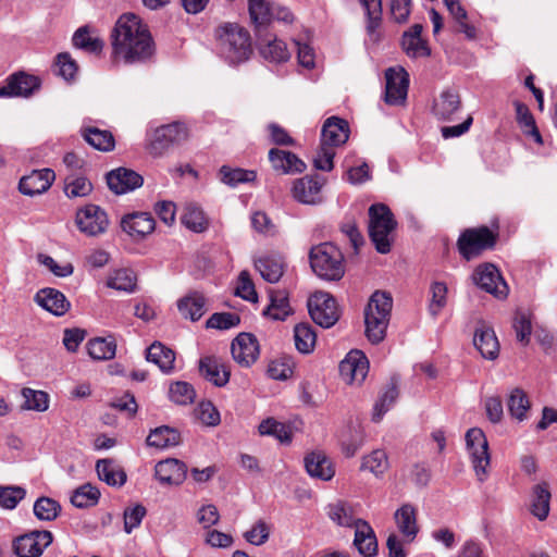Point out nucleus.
<instances>
[{
	"label": "nucleus",
	"mask_w": 557,
	"mask_h": 557,
	"mask_svg": "<svg viewBox=\"0 0 557 557\" xmlns=\"http://www.w3.org/2000/svg\"><path fill=\"white\" fill-rule=\"evenodd\" d=\"M111 44L114 60L129 65L151 60L156 51L148 26L134 13H124L117 18Z\"/></svg>",
	"instance_id": "nucleus-1"
},
{
	"label": "nucleus",
	"mask_w": 557,
	"mask_h": 557,
	"mask_svg": "<svg viewBox=\"0 0 557 557\" xmlns=\"http://www.w3.org/2000/svg\"><path fill=\"white\" fill-rule=\"evenodd\" d=\"M215 37L219 55L231 65L247 61L252 53L250 35L238 24L226 23L219 26Z\"/></svg>",
	"instance_id": "nucleus-2"
},
{
	"label": "nucleus",
	"mask_w": 557,
	"mask_h": 557,
	"mask_svg": "<svg viewBox=\"0 0 557 557\" xmlns=\"http://www.w3.org/2000/svg\"><path fill=\"white\" fill-rule=\"evenodd\" d=\"M309 261L312 271L321 280L336 282L345 274L344 255L332 243L313 246L309 252Z\"/></svg>",
	"instance_id": "nucleus-3"
},
{
	"label": "nucleus",
	"mask_w": 557,
	"mask_h": 557,
	"mask_svg": "<svg viewBox=\"0 0 557 557\" xmlns=\"http://www.w3.org/2000/svg\"><path fill=\"white\" fill-rule=\"evenodd\" d=\"M189 132L187 126L181 122L162 125L156 128L149 137L148 152L152 157L164 156L172 147L187 140Z\"/></svg>",
	"instance_id": "nucleus-4"
},
{
	"label": "nucleus",
	"mask_w": 557,
	"mask_h": 557,
	"mask_svg": "<svg viewBox=\"0 0 557 557\" xmlns=\"http://www.w3.org/2000/svg\"><path fill=\"white\" fill-rule=\"evenodd\" d=\"M466 447L478 480L484 482L491 463L488 443L484 432L479 428L469 429L466 433Z\"/></svg>",
	"instance_id": "nucleus-5"
},
{
	"label": "nucleus",
	"mask_w": 557,
	"mask_h": 557,
	"mask_svg": "<svg viewBox=\"0 0 557 557\" xmlns=\"http://www.w3.org/2000/svg\"><path fill=\"white\" fill-rule=\"evenodd\" d=\"M308 310L314 323L324 329L333 326L339 319L337 302L329 293L313 294L308 300Z\"/></svg>",
	"instance_id": "nucleus-6"
},
{
	"label": "nucleus",
	"mask_w": 557,
	"mask_h": 557,
	"mask_svg": "<svg viewBox=\"0 0 557 557\" xmlns=\"http://www.w3.org/2000/svg\"><path fill=\"white\" fill-rule=\"evenodd\" d=\"M495 235L486 227L466 230L458 238V250L460 255L470 260L478 257L483 250L495 245Z\"/></svg>",
	"instance_id": "nucleus-7"
},
{
	"label": "nucleus",
	"mask_w": 557,
	"mask_h": 557,
	"mask_svg": "<svg viewBox=\"0 0 557 557\" xmlns=\"http://www.w3.org/2000/svg\"><path fill=\"white\" fill-rule=\"evenodd\" d=\"M364 335L371 344L383 341V292L375 290L363 310Z\"/></svg>",
	"instance_id": "nucleus-8"
},
{
	"label": "nucleus",
	"mask_w": 557,
	"mask_h": 557,
	"mask_svg": "<svg viewBox=\"0 0 557 557\" xmlns=\"http://www.w3.org/2000/svg\"><path fill=\"white\" fill-rule=\"evenodd\" d=\"M409 74L400 65L385 70V103L391 106H404L409 89Z\"/></svg>",
	"instance_id": "nucleus-9"
},
{
	"label": "nucleus",
	"mask_w": 557,
	"mask_h": 557,
	"mask_svg": "<svg viewBox=\"0 0 557 557\" xmlns=\"http://www.w3.org/2000/svg\"><path fill=\"white\" fill-rule=\"evenodd\" d=\"M369 372V360L363 351L350 350L339 363L341 379L348 385L360 386Z\"/></svg>",
	"instance_id": "nucleus-10"
},
{
	"label": "nucleus",
	"mask_w": 557,
	"mask_h": 557,
	"mask_svg": "<svg viewBox=\"0 0 557 557\" xmlns=\"http://www.w3.org/2000/svg\"><path fill=\"white\" fill-rule=\"evenodd\" d=\"M53 535L47 530H35L13 541V552L17 557H40L52 543Z\"/></svg>",
	"instance_id": "nucleus-11"
},
{
	"label": "nucleus",
	"mask_w": 557,
	"mask_h": 557,
	"mask_svg": "<svg viewBox=\"0 0 557 557\" xmlns=\"http://www.w3.org/2000/svg\"><path fill=\"white\" fill-rule=\"evenodd\" d=\"M472 280L476 286L496 298L503 299L508 295V285L494 264L479 265L472 275Z\"/></svg>",
	"instance_id": "nucleus-12"
},
{
	"label": "nucleus",
	"mask_w": 557,
	"mask_h": 557,
	"mask_svg": "<svg viewBox=\"0 0 557 557\" xmlns=\"http://www.w3.org/2000/svg\"><path fill=\"white\" fill-rule=\"evenodd\" d=\"M324 180L319 176L305 175L293 182L292 196L302 205L315 206L323 201L322 187Z\"/></svg>",
	"instance_id": "nucleus-13"
},
{
	"label": "nucleus",
	"mask_w": 557,
	"mask_h": 557,
	"mask_svg": "<svg viewBox=\"0 0 557 557\" xmlns=\"http://www.w3.org/2000/svg\"><path fill=\"white\" fill-rule=\"evenodd\" d=\"M79 231L88 236H97L106 232L109 220L107 213L96 205H88L76 213Z\"/></svg>",
	"instance_id": "nucleus-14"
},
{
	"label": "nucleus",
	"mask_w": 557,
	"mask_h": 557,
	"mask_svg": "<svg viewBox=\"0 0 557 557\" xmlns=\"http://www.w3.org/2000/svg\"><path fill=\"white\" fill-rule=\"evenodd\" d=\"M40 87L38 77L23 72L10 75L0 86V98L29 97Z\"/></svg>",
	"instance_id": "nucleus-15"
},
{
	"label": "nucleus",
	"mask_w": 557,
	"mask_h": 557,
	"mask_svg": "<svg viewBox=\"0 0 557 557\" xmlns=\"http://www.w3.org/2000/svg\"><path fill=\"white\" fill-rule=\"evenodd\" d=\"M233 359L242 367L253 364L260 354L259 343L250 333H240L231 345Z\"/></svg>",
	"instance_id": "nucleus-16"
},
{
	"label": "nucleus",
	"mask_w": 557,
	"mask_h": 557,
	"mask_svg": "<svg viewBox=\"0 0 557 557\" xmlns=\"http://www.w3.org/2000/svg\"><path fill=\"white\" fill-rule=\"evenodd\" d=\"M143 177L135 171L119 168L107 174V184L116 195L135 190L143 185Z\"/></svg>",
	"instance_id": "nucleus-17"
},
{
	"label": "nucleus",
	"mask_w": 557,
	"mask_h": 557,
	"mask_svg": "<svg viewBox=\"0 0 557 557\" xmlns=\"http://www.w3.org/2000/svg\"><path fill=\"white\" fill-rule=\"evenodd\" d=\"M187 468L178 459L169 458L154 467V476L163 485H180L186 478Z\"/></svg>",
	"instance_id": "nucleus-18"
},
{
	"label": "nucleus",
	"mask_w": 557,
	"mask_h": 557,
	"mask_svg": "<svg viewBox=\"0 0 557 557\" xmlns=\"http://www.w3.org/2000/svg\"><path fill=\"white\" fill-rule=\"evenodd\" d=\"M54 180V172L50 169L35 170L23 176L18 189L23 195L35 196L47 191Z\"/></svg>",
	"instance_id": "nucleus-19"
},
{
	"label": "nucleus",
	"mask_w": 557,
	"mask_h": 557,
	"mask_svg": "<svg viewBox=\"0 0 557 557\" xmlns=\"http://www.w3.org/2000/svg\"><path fill=\"white\" fill-rule=\"evenodd\" d=\"M394 521L405 542H414L419 533L416 507L404 504L395 511Z\"/></svg>",
	"instance_id": "nucleus-20"
},
{
	"label": "nucleus",
	"mask_w": 557,
	"mask_h": 557,
	"mask_svg": "<svg viewBox=\"0 0 557 557\" xmlns=\"http://www.w3.org/2000/svg\"><path fill=\"white\" fill-rule=\"evenodd\" d=\"M34 299L38 306L57 317L65 314L71 307L64 294L51 287L38 290Z\"/></svg>",
	"instance_id": "nucleus-21"
},
{
	"label": "nucleus",
	"mask_w": 557,
	"mask_h": 557,
	"mask_svg": "<svg viewBox=\"0 0 557 557\" xmlns=\"http://www.w3.org/2000/svg\"><path fill=\"white\" fill-rule=\"evenodd\" d=\"M269 161L274 171L283 174L301 173L307 168L295 153L278 148H272L269 151Z\"/></svg>",
	"instance_id": "nucleus-22"
},
{
	"label": "nucleus",
	"mask_w": 557,
	"mask_h": 557,
	"mask_svg": "<svg viewBox=\"0 0 557 557\" xmlns=\"http://www.w3.org/2000/svg\"><path fill=\"white\" fill-rule=\"evenodd\" d=\"M121 226L129 236L143 238L153 232L156 222L150 213L137 212L124 216Z\"/></svg>",
	"instance_id": "nucleus-23"
},
{
	"label": "nucleus",
	"mask_w": 557,
	"mask_h": 557,
	"mask_svg": "<svg viewBox=\"0 0 557 557\" xmlns=\"http://www.w3.org/2000/svg\"><path fill=\"white\" fill-rule=\"evenodd\" d=\"M349 137V125L346 120L337 116L326 119L321 133V141L332 147L345 144Z\"/></svg>",
	"instance_id": "nucleus-24"
},
{
	"label": "nucleus",
	"mask_w": 557,
	"mask_h": 557,
	"mask_svg": "<svg viewBox=\"0 0 557 557\" xmlns=\"http://www.w3.org/2000/svg\"><path fill=\"white\" fill-rule=\"evenodd\" d=\"M201 375L215 386H224L230 380L228 367L219 358L203 357L199 361Z\"/></svg>",
	"instance_id": "nucleus-25"
},
{
	"label": "nucleus",
	"mask_w": 557,
	"mask_h": 557,
	"mask_svg": "<svg viewBox=\"0 0 557 557\" xmlns=\"http://www.w3.org/2000/svg\"><path fill=\"white\" fill-rule=\"evenodd\" d=\"M305 468L311 478L331 480L335 470L332 461L322 451H312L305 457Z\"/></svg>",
	"instance_id": "nucleus-26"
},
{
	"label": "nucleus",
	"mask_w": 557,
	"mask_h": 557,
	"mask_svg": "<svg viewBox=\"0 0 557 557\" xmlns=\"http://www.w3.org/2000/svg\"><path fill=\"white\" fill-rule=\"evenodd\" d=\"M363 7L367 15V30L369 39L373 44H379L381 40V26H382V0H359Z\"/></svg>",
	"instance_id": "nucleus-27"
},
{
	"label": "nucleus",
	"mask_w": 557,
	"mask_h": 557,
	"mask_svg": "<svg viewBox=\"0 0 557 557\" xmlns=\"http://www.w3.org/2000/svg\"><path fill=\"white\" fill-rule=\"evenodd\" d=\"M473 344L483 358L495 360L499 354V343L494 330L486 326L476 329Z\"/></svg>",
	"instance_id": "nucleus-28"
},
{
	"label": "nucleus",
	"mask_w": 557,
	"mask_h": 557,
	"mask_svg": "<svg viewBox=\"0 0 557 557\" xmlns=\"http://www.w3.org/2000/svg\"><path fill=\"white\" fill-rule=\"evenodd\" d=\"M367 231L377 252L383 253V202L368 209Z\"/></svg>",
	"instance_id": "nucleus-29"
},
{
	"label": "nucleus",
	"mask_w": 557,
	"mask_h": 557,
	"mask_svg": "<svg viewBox=\"0 0 557 557\" xmlns=\"http://www.w3.org/2000/svg\"><path fill=\"white\" fill-rule=\"evenodd\" d=\"M422 28L421 24H414L403 35L401 46L409 57L430 55V49L421 37Z\"/></svg>",
	"instance_id": "nucleus-30"
},
{
	"label": "nucleus",
	"mask_w": 557,
	"mask_h": 557,
	"mask_svg": "<svg viewBox=\"0 0 557 557\" xmlns=\"http://www.w3.org/2000/svg\"><path fill=\"white\" fill-rule=\"evenodd\" d=\"M99 480L110 486L121 487L126 483L127 475L123 468L112 459H100L96 463Z\"/></svg>",
	"instance_id": "nucleus-31"
},
{
	"label": "nucleus",
	"mask_w": 557,
	"mask_h": 557,
	"mask_svg": "<svg viewBox=\"0 0 557 557\" xmlns=\"http://www.w3.org/2000/svg\"><path fill=\"white\" fill-rule=\"evenodd\" d=\"M327 515L330 519L339 527L355 528L359 522H364L355 511V508L345 502H337L329 506Z\"/></svg>",
	"instance_id": "nucleus-32"
},
{
	"label": "nucleus",
	"mask_w": 557,
	"mask_h": 557,
	"mask_svg": "<svg viewBox=\"0 0 557 557\" xmlns=\"http://www.w3.org/2000/svg\"><path fill=\"white\" fill-rule=\"evenodd\" d=\"M146 358L163 373H171L174 370L175 352L160 342H154L148 347Z\"/></svg>",
	"instance_id": "nucleus-33"
},
{
	"label": "nucleus",
	"mask_w": 557,
	"mask_h": 557,
	"mask_svg": "<svg viewBox=\"0 0 557 557\" xmlns=\"http://www.w3.org/2000/svg\"><path fill=\"white\" fill-rule=\"evenodd\" d=\"M354 545L364 557H371L376 554L377 541L372 528L366 521L357 524V529H355Z\"/></svg>",
	"instance_id": "nucleus-34"
},
{
	"label": "nucleus",
	"mask_w": 557,
	"mask_h": 557,
	"mask_svg": "<svg viewBox=\"0 0 557 557\" xmlns=\"http://www.w3.org/2000/svg\"><path fill=\"white\" fill-rule=\"evenodd\" d=\"M182 317L191 321H198L206 312V298L200 293H191L177 302Z\"/></svg>",
	"instance_id": "nucleus-35"
},
{
	"label": "nucleus",
	"mask_w": 557,
	"mask_h": 557,
	"mask_svg": "<svg viewBox=\"0 0 557 557\" xmlns=\"http://www.w3.org/2000/svg\"><path fill=\"white\" fill-rule=\"evenodd\" d=\"M460 104L458 94L451 90H445L435 100L433 112L437 119L450 121L453 115L460 109Z\"/></svg>",
	"instance_id": "nucleus-36"
},
{
	"label": "nucleus",
	"mask_w": 557,
	"mask_h": 557,
	"mask_svg": "<svg viewBox=\"0 0 557 557\" xmlns=\"http://www.w3.org/2000/svg\"><path fill=\"white\" fill-rule=\"evenodd\" d=\"M259 51L265 60L274 63L285 62L290 57L286 44L282 40H277L276 38H260Z\"/></svg>",
	"instance_id": "nucleus-37"
},
{
	"label": "nucleus",
	"mask_w": 557,
	"mask_h": 557,
	"mask_svg": "<svg viewBox=\"0 0 557 557\" xmlns=\"http://www.w3.org/2000/svg\"><path fill=\"white\" fill-rule=\"evenodd\" d=\"M270 304L264 309L263 314L273 320H285L290 313L292 308L288 296L284 290H270Z\"/></svg>",
	"instance_id": "nucleus-38"
},
{
	"label": "nucleus",
	"mask_w": 557,
	"mask_h": 557,
	"mask_svg": "<svg viewBox=\"0 0 557 557\" xmlns=\"http://www.w3.org/2000/svg\"><path fill=\"white\" fill-rule=\"evenodd\" d=\"M87 352L94 360H110L116 352L115 339L109 337H95L87 343Z\"/></svg>",
	"instance_id": "nucleus-39"
},
{
	"label": "nucleus",
	"mask_w": 557,
	"mask_h": 557,
	"mask_svg": "<svg viewBox=\"0 0 557 557\" xmlns=\"http://www.w3.org/2000/svg\"><path fill=\"white\" fill-rule=\"evenodd\" d=\"M182 224L195 233H202L209 226V221L202 209L196 203H187L181 215Z\"/></svg>",
	"instance_id": "nucleus-40"
},
{
	"label": "nucleus",
	"mask_w": 557,
	"mask_h": 557,
	"mask_svg": "<svg viewBox=\"0 0 557 557\" xmlns=\"http://www.w3.org/2000/svg\"><path fill=\"white\" fill-rule=\"evenodd\" d=\"M180 443V433L169 426H160L151 431L147 437V445L156 448H168Z\"/></svg>",
	"instance_id": "nucleus-41"
},
{
	"label": "nucleus",
	"mask_w": 557,
	"mask_h": 557,
	"mask_svg": "<svg viewBox=\"0 0 557 557\" xmlns=\"http://www.w3.org/2000/svg\"><path fill=\"white\" fill-rule=\"evenodd\" d=\"M85 140L100 151H110L114 148V137L109 131L97 127H87L82 132Z\"/></svg>",
	"instance_id": "nucleus-42"
},
{
	"label": "nucleus",
	"mask_w": 557,
	"mask_h": 557,
	"mask_svg": "<svg viewBox=\"0 0 557 557\" xmlns=\"http://www.w3.org/2000/svg\"><path fill=\"white\" fill-rule=\"evenodd\" d=\"M255 267L269 283H276L283 275V263L273 257H261L255 261Z\"/></svg>",
	"instance_id": "nucleus-43"
},
{
	"label": "nucleus",
	"mask_w": 557,
	"mask_h": 557,
	"mask_svg": "<svg viewBox=\"0 0 557 557\" xmlns=\"http://www.w3.org/2000/svg\"><path fill=\"white\" fill-rule=\"evenodd\" d=\"M136 281L134 271L117 269L109 275L107 286L116 290L133 293L136 288Z\"/></svg>",
	"instance_id": "nucleus-44"
},
{
	"label": "nucleus",
	"mask_w": 557,
	"mask_h": 557,
	"mask_svg": "<svg viewBox=\"0 0 557 557\" xmlns=\"http://www.w3.org/2000/svg\"><path fill=\"white\" fill-rule=\"evenodd\" d=\"M99 498L100 491L90 483H85L73 492L71 503L77 508H88L97 505Z\"/></svg>",
	"instance_id": "nucleus-45"
},
{
	"label": "nucleus",
	"mask_w": 557,
	"mask_h": 557,
	"mask_svg": "<svg viewBox=\"0 0 557 557\" xmlns=\"http://www.w3.org/2000/svg\"><path fill=\"white\" fill-rule=\"evenodd\" d=\"M507 406L512 418L518 421H523L530 409V401L527 394L521 388L517 387L510 392Z\"/></svg>",
	"instance_id": "nucleus-46"
},
{
	"label": "nucleus",
	"mask_w": 557,
	"mask_h": 557,
	"mask_svg": "<svg viewBox=\"0 0 557 557\" xmlns=\"http://www.w3.org/2000/svg\"><path fill=\"white\" fill-rule=\"evenodd\" d=\"M258 430L260 435L273 436L284 444H288L292 441V431L289 426L273 418L263 420L259 424Z\"/></svg>",
	"instance_id": "nucleus-47"
},
{
	"label": "nucleus",
	"mask_w": 557,
	"mask_h": 557,
	"mask_svg": "<svg viewBox=\"0 0 557 557\" xmlns=\"http://www.w3.org/2000/svg\"><path fill=\"white\" fill-rule=\"evenodd\" d=\"M273 5L268 0H248L250 18L258 28L265 26L272 21L271 11Z\"/></svg>",
	"instance_id": "nucleus-48"
},
{
	"label": "nucleus",
	"mask_w": 557,
	"mask_h": 557,
	"mask_svg": "<svg viewBox=\"0 0 557 557\" xmlns=\"http://www.w3.org/2000/svg\"><path fill=\"white\" fill-rule=\"evenodd\" d=\"M550 493L544 484H539L533 490L531 512L539 519L545 520L549 513Z\"/></svg>",
	"instance_id": "nucleus-49"
},
{
	"label": "nucleus",
	"mask_w": 557,
	"mask_h": 557,
	"mask_svg": "<svg viewBox=\"0 0 557 557\" xmlns=\"http://www.w3.org/2000/svg\"><path fill=\"white\" fill-rule=\"evenodd\" d=\"M295 345L298 351L309 354L313 350L317 335L308 323H299L294 329Z\"/></svg>",
	"instance_id": "nucleus-50"
},
{
	"label": "nucleus",
	"mask_w": 557,
	"mask_h": 557,
	"mask_svg": "<svg viewBox=\"0 0 557 557\" xmlns=\"http://www.w3.org/2000/svg\"><path fill=\"white\" fill-rule=\"evenodd\" d=\"M21 393L24 398L22 409L44 412L49 408V395L46 392L24 387Z\"/></svg>",
	"instance_id": "nucleus-51"
},
{
	"label": "nucleus",
	"mask_w": 557,
	"mask_h": 557,
	"mask_svg": "<svg viewBox=\"0 0 557 557\" xmlns=\"http://www.w3.org/2000/svg\"><path fill=\"white\" fill-rule=\"evenodd\" d=\"M220 177L221 182L225 185L236 187L242 183L253 182L257 177V173L252 170L232 169L230 166L223 165L220 169Z\"/></svg>",
	"instance_id": "nucleus-52"
},
{
	"label": "nucleus",
	"mask_w": 557,
	"mask_h": 557,
	"mask_svg": "<svg viewBox=\"0 0 557 557\" xmlns=\"http://www.w3.org/2000/svg\"><path fill=\"white\" fill-rule=\"evenodd\" d=\"M35 517L40 521H53L61 511L60 504L50 497H39L33 507Z\"/></svg>",
	"instance_id": "nucleus-53"
},
{
	"label": "nucleus",
	"mask_w": 557,
	"mask_h": 557,
	"mask_svg": "<svg viewBox=\"0 0 557 557\" xmlns=\"http://www.w3.org/2000/svg\"><path fill=\"white\" fill-rule=\"evenodd\" d=\"M92 190L91 183L84 176L67 175L64 191L69 198L86 197Z\"/></svg>",
	"instance_id": "nucleus-54"
},
{
	"label": "nucleus",
	"mask_w": 557,
	"mask_h": 557,
	"mask_svg": "<svg viewBox=\"0 0 557 557\" xmlns=\"http://www.w3.org/2000/svg\"><path fill=\"white\" fill-rule=\"evenodd\" d=\"M73 45L88 52H99L103 48V42L96 37L90 36L87 26L79 27L73 35Z\"/></svg>",
	"instance_id": "nucleus-55"
},
{
	"label": "nucleus",
	"mask_w": 557,
	"mask_h": 557,
	"mask_svg": "<svg viewBox=\"0 0 557 557\" xmlns=\"http://www.w3.org/2000/svg\"><path fill=\"white\" fill-rule=\"evenodd\" d=\"M26 496V490L17 485L0 486V507L14 509Z\"/></svg>",
	"instance_id": "nucleus-56"
},
{
	"label": "nucleus",
	"mask_w": 557,
	"mask_h": 557,
	"mask_svg": "<svg viewBox=\"0 0 557 557\" xmlns=\"http://www.w3.org/2000/svg\"><path fill=\"white\" fill-rule=\"evenodd\" d=\"M512 327L516 332L517 341L527 345L532 333V322L529 313L517 311L513 318Z\"/></svg>",
	"instance_id": "nucleus-57"
},
{
	"label": "nucleus",
	"mask_w": 557,
	"mask_h": 557,
	"mask_svg": "<svg viewBox=\"0 0 557 557\" xmlns=\"http://www.w3.org/2000/svg\"><path fill=\"white\" fill-rule=\"evenodd\" d=\"M170 399L177 405H188L194 401V387L186 382H175L169 389Z\"/></svg>",
	"instance_id": "nucleus-58"
},
{
	"label": "nucleus",
	"mask_w": 557,
	"mask_h": 557,
	"mask_svg": "<svg viewBox=\"0 0 557 557\" xmlns=\"http://www.w3.org/2000/svg\"><path fill=\"white\" fill-rule=\"evenodd\" d=\"M431 301L429 311L431 315L437 317L447 302V286L445 283L435 282L431 286Z\"/></svg>",
	"instance_id": "nucleus-59"
},
{
	"label": "nucleus",
	"mask_w": 557,
	"mask_h": 557,
	"mask_svg": "<svg viewBox=\"0 0 557 557\" xmlns=\"http://www.w3.org/2000/svg\"><path fill=\"white\" fill-rule=\"evenodd\" d=\"M240 323L238 314L233 312H218L213 313L207 321V327L228 330L237 326Z\"/></svg>",
	"instance_id": "nucleus-60"
},
{
	"label": "nucleus",
	"mask_w": 557,
	"mask_h": 557,
	"mask_svg": "<svg viewBox=\"0 0 557 557\" xmlns=\"http://www.w3.org/2000/svg\"><path fill=\"white\" fill-rule=\"evenodd\" d=\"M335 147L321 141L317 154L313 158V164L315 169L321 171H331L334 168L333 159L335 157Z\"/></svg>",
	"instance_id": "nucleus-61"
},
{
	"label": "nucleus",
	"mask_w": 557,
	"mask_h": 557,
	"mask_svg": "<svg viewBox=\"0 0 557 557\" xmlns=\"http://www.w3.org/2000/svg\"><path fill=\"white\" fill-rule=\"evenodd\" d=\"M235 294L247 301L255 302L258 300L255 285L247 271L240 272Z\"/></svg>",
	"instance_id": "nucleus-62"
},
{
	"label": "nucleus",
	"mask_w": 557,
	"mask_h": 557,
	"mask_svg": "<svg viewBox=\"0 0 557 557\" xmlns=\"http://www.w3.org/2000/svg\"><path fill=\"white\" fill-rule=\"evenodd\" d=\"M55 72L59 76L65 81L74 78L77 72L76 62L71 58L69 53H60L55 61Z\"/></svg>",
	"instance_id": "nucleus-63"
},
{
	"label": "nucleus",
	"mask_w": 557,
	"mask_h": 557,
	"mask_svg": "<svg viewBox=\"0 0 557 557\" xmlns=\"http://www.w3.org/2000/svg\"><path fill=\"white\" fill-rule=\"evenodd\" d=\"M400 376L397 373L389 375L385 383V412L393 406H395L400 395Z\"/></svg>",
	"instance_id": "nucleus-64"
}]
</instances>
